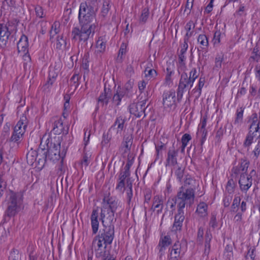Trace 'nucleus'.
Returning <instances> with one entry per match:
<instances>
[{
  "mask_svg": "<svg viewBox=\"0 0 260 260\" xmlns=\"http://www.w3.org/2000/svg\"><path fill=\"white\" fill-rule=\"evenodd\" d=\"M96 9L88 6L87 3H82L80 6L78 18L81 28L75 27L72 30V39L79 42L86 43L93 38L97 25L91 23L95 21Z\"/></svg>",
  "mask_w": 260,
  "mask_h": 260,
  "instance_id": "obj_1",
  "label": "nucleus"
},
{
  "mask_svg": "<svg viewBox=\"0 0 260 260\" xmlns=\"http://www.w3.org/2000/svg\"><path fill=\"white\" fill-rule=\"evenodd\" d=\"M100 232L94 237L92 243V249L97 257L106 256L107 246L112 243L114 237V226L110 225L106 226Z\"/></svg>",
  "mask_w": 260,
  "mask_h": 260,
  "instance_id": "obj_2",
  "label": "nucleus"
},
{
  "mask_svg": "<svg viewBox=\"0 0 260 260\" xmlns=\"http://www.w3.org/2000/svg\"><path fill=\"white\" fill-rule=\"evenodd\" d=\"M196 184V180H184L183 186L177 194L178 210L183 211L185 204H192L193 202V188Z\"/></svg>",
  "mask_w": 260,
  "mask_h": 260,
  "instance_id": "obj_3",
  "label": "nucleus"
},
{
  "mask_svg": "<svg viewBox=\"0 0 260 260\" xmlns=\"http://www.w3.org/2000/svg\"><path fill=\"white\" fill-rule=\"evenodd\" d=\"M7 209L6 213L8 216L16 215L21 209L22 196L20 193L10 190L7 194Z\"/></svg>",
  "mask_w": 260,
  "mask_h": 260,
  "instance_id": "obj_4",
  "label": "nucleus"
},
{
  "mask_svg": "<svg viewBox=\"0 0 260 260\" xmlns=\"http://www.w3.org/2000/svg\"><path fill=\"white\" fill-rule=\"evenodd\" d=\"M60 140L58 138V141L56 143H51L50 145L48 143L47 144V151L48 153V158L54 161L58 160L60 158L63 159L66 154V150L63 149L60 151Z\"/></svg>",
  "mask_w": 260,
  "mask_h": 260,
  "instance_id": "obj_5",
  "label": "nucleus"
},
{
  "mask_svg": "<svg viewBox=\"0 0 260 260\" xmlns=\"http://www.w3.org/2000/svg\"><path fill=\"white\" fill-rule=\"evenodd\" d=\"M103 202L104 204L101 208L100 219L105 228L106 226L104 224V222L106 221L109 222L112 221L114 217V211L115 208H114V205H113L114 203L113 202H110L106 197H104Z\"/></svg>",
  "mask_w": 260,
  "mask_h": 260,
  "instance_id": "obj_6",
  "label": "nucleus"
},
{
  "mask_svg": "<svg viewBox=\"0 0 260 260\" xmlns=\"http://www.w3.org/2000/svg\"><path fill=\"white\" fill-rule=\"evenodd\" d=\"M149 98V94L147 91V95H145V93H144V99L141 100L140 102L130 104L128 107L130 113L137 117H141L143 115V117H145L146 116L145 109L147 107L146 106V104Z\"/></svg>",
  "mask_w": 260,
  "mask_h": 260,
  "instance_id": "obj_7",
  "label": "nucleus"
},
{
  "mask_svg": "<svg viewBox=\"0 0 260 260\" xmlns=\"http://www.w3.org/2000/svg\"><path fill=\"white\" fill-rule=\"evenodd\" d=\"M176 92L174 89L165 91L162 94V104L164 108L174 110L177 107Z\"/></svg>",
  "mask_w": 260,
  "mask_h": 260,
  "instance_id": "obj_8",
  "label": "nucleus"
},
{
  "mask_svg": "<svg viewBox=\"0 0 260 260\" xmlns=\"http://www.w3.org/2000/svg\"><path fill=\"white\" fill-rule=\"evenodd\" d=\"M193 83L188 78L186 73L184 72L181 74L177 91V99L178 102H180L182 98L184 90L188 86L190 88L193 86Z\"/></svg>",
  "mask_w": 260,
  "mask_h": 260,
  "instance_id": "obj_9",
  "label": "nucleus"
},
{
  "mask_svg": "<svg viewBox=\"0 0 260 260\" xmlns=\"http://www.w3.org/2000/svg\"><path fill=\"white\" fill-rule=\"evenodd\" d=\"M11 32L7 24H0V48L5 49L8 47Z\"/></svg>",
  "mask_w": 260,
  "mask_h": 260,
  "instance_id": "obj_10",
  "label": "nucleus"
},
{
  "mask_svg": "<svg viewBox=\"0 0 260 260\" xmlns=\"http://www.w3.org/2000/svg\"><path fill=\"white\" fill-rule=\"evenodd\" d=\"M198 43L200 45V48H198V60L199 62H201V51L205 52L206 54L208 51L209 46V41L207 37L204 34L199 35L197 39Z\"/></svg>",
  "mask_w": 260,
  "mask_h": 260,
  "instance_id": "obj_11",
  "label": "nucleus"
},
{
  "mask_svg": "<svg viewBox=\"0 0 260 260\" xmlns=\"http://www.w3.org/2000/svg\"><path fill=\"white\" fill-rule=\"evenodd\" d=\"M185 250L183 249L179 242L175 243L169 249L168 256L180 260L185 254Z\"/></svg>",
  "mask_w": 260,
  "mask_h": 260,
  "instance_id": "obj_12",
  "label": "nucleus"
},
{
  "mask_svg": "<svg viewBox=\"0 0 260 260\" xmlns=\"http://www.w3.org/2000/svg\"><path fill=\"white\" fill-rule=\"evenodd\" d=\"M112 90L109 87H107L106 85L104 89L98 98V105L104 107L105 105L107 106L109 102V100L111 98Z\"/></svg>",
  "mask_w": 260,
  "mask_h": 260,
  "instance_id": "obj_13",
  "label": "nucleus"
},
{
  "mask_svg": "<svg viewBox=\"0 0 260 260\" xmlns=\"http://www.w3.org/2000/svg\"><path fill=\"white\" fill-rule=\"evenodd\" d=\"M178 153V149H175L174 143L173 144L172 147L170 148L167 153V157L166 161V167L174 166L177 164V155Z\"/></svg>",
  "mask_w": 260,
  "mask_h": 260,
  "instance_id": "obj_14",
  "label": "nucleus"
},
{
  "mask_svg": "<svg viewBox=\"0 0 260 260\" xmlns=\"http://www.w3.org/2000/svg\"><path fill=\"white\" fill-rule=\"evenodd\" d=\"M55 118H53L54 121L51 133H53L54 135H60L61 133L67 135L68 133V128L67 129H64L61 118H56V119H55Z\"/></svg>",
  "mask_w": 260,
  "mask_h": 260,
  "instance_id": "obj_15",
  "label": "nucleus"
},
{
  "mask_svg": "<svg viewBox=\"0 0 260 260\" xmlns=\"http://www.w3.org/2000/svg\"><path fill=\"white\" fill-rule=\"evenodd\" d=\"M171 243L172 240L170 236H165L160 237L157 246L160 256L164 254L166 248L171 244Z\"/></svg>",
  "mask_w": 260,
  "mask_h": 260,
  "instance_id": "obj_16",
  "label": "nucleus"
},
{
  "mask_svg": "<svg viewBox=\"0 0 260 260\" xmlns=\"http://www.w3.org/2000/svg\"><path fill=\"white\" fill-rule=\"evenodd\" d=\"M99 210L98 208L93 209L91 216V225L93 234H96L99 230V221L98 220Z\"/></svg>",
  "mask_w": 260,
  "mask_h": 260,
  "instance_id": "obj_17",
  "label": "nucleus"
},
{
  "mask_svg": "<svg viewBox=\"0 0 260 260\" xmlns=\"http://www.w3.org/2000/svg\"><path fill=\"white\" fill-rule=\"evenodd\" d=\"M184 219L183 211L178 210V214L175 217V221L173 226V231H177L181 230L182 222Z\"/></svg>",
  "mask_w": 260,
  "mask_h": 260,
  "instance_id": "obj_18",
  "label": "nucleus"
},
{
  "mask_svg": "<svg viewBox=\"0 0 260 260\" xmlns=\"http://www.w3.org/2000/svg\"><path fill=\"white\" fill-rule=\"evenodd\" d=\"M124 97H129V96L121 89L120 86H118L116 92L113 95L112 101L116 106H118L120 104L122 99Z\"/></svg>",
  "mask_w": 260,
  "mask_h": 260,
  "instance_id": "obj_19",
  "label": "nucleus"
},
{
  "mask_svg": "<svg viewBox=\"0 0 260 260\" xmlns=\"http://www.w3.org/2000/svg\"><path fill=\"white\" fill-rule=\"evenodd\" d=\"M28 42L27 37L23 35L17 43V49L19 52H28Z\"/></svg>",
  "mask_w": 260,
  "mask_h": 260,
  "instance_id": "obj_20",
  "label": "nucleus"
},
{
  "mask_svg": "<svg viewBox=\"0 0 260 260\" xmlns=\"http://www.w3.org/2000/svg\"><path fill=\"white\" fill-rule=\"evenodd\" d=\"M42 143V142H41L39 148L37 150V152L38 153L37 157L38 165L42 164L44 165L48 157V153L45 148L41 147Z\"/></svg>",
  "mask_w": 260,
  "mask_h": 260,
  "instance_id": "obj_21",
  "label": "nucleus"
},
{
  "mask_svg": "<svg viewBox=\"0 0 260 260\" xmlns=\"http://www.w3.org/2000/svg\"><path fill=\"white\" fill-rule=\"evenodd\" d=\"M38 153L37 150L31 149L26 154L27 164L31 166H32L34 163L38 164Z\"/></svg>",
  "mask_w": 260,
  "mask_h": 260,
  "instance_id": "obj_22",
  "label": "nucleus"
},
{
  "mask_svg": "<svg viewBox=\"0 0 260 260\" xmlns=\"http://www.w3.org/2000/svg\"><path fill=\"white\" fill-rule=\"evenodd\" d=\"M126 118L122 116H119L116 118L114 124L111 127V129L114 128L117 125V133H121L124 128V123L126 121Z\"/></svg>",
  "mask_w": 260,
  "mask_h": 260,
  "instance_id": "obj_23",
  "label": "nucleus"
},
{
  "mask_svg": "<svg viewBox=\"0 0 260 260\" xmlns=\"http://www.w3.org/2000/svg\"><path fill=\"white\" fill-rule=\"evenodd\" d=\"M246 172L242 171L239 168V166H234L231 170V176L235 179H245L247 174Z\"/></svg>",
  "mask_w": 260,
  "mask_h": 260,
  "instance_id": "obj_24",
  "label": "nucleus"
},
{
  "mask_svg": "<svg viewBox=\"0 0 260 260\" xmlns=\"http://www.w3.org/2000/svg\"><path fill=\"white\" fill-rule=\"evenodd\" d=\"M61 68L60 61L55 62L53 65H51L49 68V74L50 77L56 78L58 73Z\"/></svg>",
  "mask_w": 260,
  "mask_h": 260,
  "instance_id": "obj_25",
  "label": "nucleus"
},
{
  "mask_svg": "<svg viewBox=\"0 0 260 260\" xmlns=\"http://www.w3.org/2000/svg\"><path fill=\"white\" fill-rule=\"evenodd\" d=\"M196 213L201 217H204L208 215V205L204 202L199 203L197 207Z\"/></svg>",
  "mask_w": 260,
  "mask_h": 260,
  "instance_id": "obj_26",
  "label": "nucleus"
},
{
  "mask_svg": "<svg viewBox=\"0 0 260 260\" xmlns=\"http://www.w3.org/2000/svg\"><path fill=\"white\" fill-rule=\"evenodd\" d=\"M27 127V118L26 116L23 114L20 118L16 125L15 126L14 128L17 131H20L22 129L23 132H25V128Z\"/></svg>",
  "mask_w": 260,
  "mask_h": 260,
  "instance_id": "obj_27",
  "label": "nucleus"
},
{
  "mask_svg": "<svg viewBox=\"0 0 260 260\" xmlns=\"http://www.w3.org/2000/svg\"><path fill=\"white\" fill-rule=\"evenodd\" d=\"M162 200L161 197L156 196L154 197L152 208L159 213L161 212L163 208Z\"/></svg>",
  "mask_w": 260,
  "mask_h": 260,
  "instance_id": "obj_28",
  "label": "nucleus"
},
{
  "mask_svg": "<svg viewBox=\"0 0 260 260\" xmlns=\"http://www.w3.org/2000/svg\"><path fill=\"white\" fill-rule=\"evenodd\" d=\"M133 137L132 135L124 137V139L122 142V145L123 147L125 148L124 151V153H127L128 151H130L132 145L133 144Z\"/></svg>",
  "mask_w": 260,
  "mask_h": 260,
  "instance_id": "obj_29",
  "label": "nucleus"
},
{
  "mask_svg": "<svg viewBox=\"0 0 260 260\" xmlns=\"http://www.w3.org/2000/svg\"><path fill=\"white\" fill-rule=\"evenodd\" d=\"M205 84V78L200 77L198 86L195 88L193 89L192 92L193 93H196V98L198 99L201 95L202 89Z\"/></svg>",
  "mask_w": 260,
  "mask_h": 260,
  "instance_id": "obj_30",
  "label": "nucleus"
},
{
  "mask_svg": "<svg viewBox=\"0 0 260 260\" xmlns=\"http://www.w3.org/2000/svg\"><path fill=\"white\" fill-rule=\"evenodd\" d=\"M252 129H249L248 133L243 143V146L245 147H249L253 142V138L255 137L254 133L255 132H254V131H252Z\"/></svg>",
  "mask_w": 260,
  "mask_h": 260,
  "instance_id": "obj_31",
  "label": "nucleus"
},
{
  "mask_svg": "<svg viewBox=\"0 0 260 260\" xmlns=\"http://www.w3.org/2000/svg\"><path fill=\"white\" fill-rule=\"evenodd\" d=\"M80 78V77L78 74H75L73 75L69 81V85L71 89H73L74 91L77 88L79 85V80Z\"/></svg>",
  "mask_w": 260,
  "mask_h": 260,
  "instance_id": "obj_32",
  "label": "nucleus"
},
{
  "mask_svg": "<svg viewBox=\"0 0 260 260\" xmlns=\"http://www.w3.org/2000/svg\"><path fill=\"white\" fill-rule=\"evenodd\" d=\"M195 27V23L192 20H190L188 22L185 26V29L186 30V34L184 37L189 38L191 36H192L193 31L191 30H193Z\"/></svg>",
  "mask_w": 260,
  "mask_h": 260,
  "instance_id": "obj_33",
  "label": "nucleus"
},
{
  "mask_svg": "<svg viewBox=\"0 0 260 260\" xmlns=\"http://www.w3.org/2000/svg\"><path fill=\"white\" fill-rule=\"evenodd\" d=\"M127 45L126 43H122L121 44L120 48L118 51V56L116 58L117 62H121L123 60V55L126 52Z\"/></svg>",
  "mask_w": 260,
  "mask_h": 260,
  "instance_id": "obj_34",
  "label": "nucleus"
},
{
  "mask_svg": "<svg viewBox=\"0 0 260 260\" xmlns=\"http://www.w3.org/2000/svg\"><path fill=\"white\" fill-rule=\"evenodd\" d=\"M147 84V82L144 80H142L138 82V88L140 92L139 95L140 100H142V99H144L143 94L144 95V93H145V95H147V91H148V94H149V91L148 90H147L146 92H144V89L146 88ZM149 97L150 96L149 95Z\"/></svg>",
  "mask_w": 260,
  "mask_h": 260,
  "instance_id": "obj_35",
  "label": "nucleus"
},
{
  "mask_svg": "<svg viewBox=\"0 0 260 260\" xmlns=\"http://www.w3.org/2000/svg\"><path fill=\"white\" fill-rule=\"evenodd\" d=\"M106 43L101 37H99L96 42V47L98 49L97 51L100 52H103L105 51L106 49Z\"/></svg>",
  "mask_w": 260,
  "mask_h": 260,
  "instance_id": "obj_36",
  "label": "nucleus"
},
{
  "mask_svg": "<svg viewBox=\"0 0 260 260\" xmlns=\"http://www.w3.org/2000/svg\"><path fill=\"white\" fill-rule=\"evenodd\" d=\"M212 239V235L210 233L207 232L206 234V239L205 243L204 253L208 255L210 250V242Z\"/></svg>",
  "mask_w": 260,
  "mask_h": 260,
  "instance_id": "obj_37",
  "label": "nucleus"
},
{
  "mask_svg": "<svg viewBox=\"0 0 260 260\" xmlns=\"http://www.w3.org/2000/svg\"><path fill=\"white\" fill-rule=\"evenodd\" d=\"M60 23L58 21H55L52 25L51 29L49 31L50 39L59 32Z\"/></svg>",
  "mask_w": 260,
  "mask_h": 260,
  "instance_id": "obj_38",
  "label": "nucleus"
},
{
  "mask_svg": "<svg viewBox=\"0 0 260 260\" xmlns=\"http://www.w3.org/2000/svg\"><path fill=\"white\" fill-rule=\"evenodd\" d=\"M149 15V11L148 8H145L142 11L141 15L139 18V22L142 24H145Z\"/></svg>",
  "mask_w": 260,
  "mask_h": 260,
  "instance_id": "obj_39",
  "label": "nucleus"
},
{
  "mask_svg": "<svg viewBox=\"0 0 260 260\" xmlns=\"http://www.w3.org/2000/svg\"><path fill=\"white\" fill-rule=\"evenodd\" d=\"M239 183L241 189L244 191H247L252 185L250 180H239Z\"/></svg>",
  "mask_w": 260,
  "mask_h": 260,
  "instance_id": "obj_40",
  "label": "nucleus"
},
{
  "mask_svg": "<svg viewBox=\"0 0 260 260\" xmlns=\"http://www.w3.org/2000/svg\"><path fill=\"white\" fill-rule=\"evenodd\" d=\"M249 161L246 158H241L239 159V168L241 169L242 171L247 172V169L249 167Z\"/></svg>",
  "mask_w": 260,
  "mask_h": 260,
  "instance_id": "obj_41",
  "label": "nucleus"
},
{
  "mask_svg": "<svg viewBox=\"0 0 260 260\" xmlns=\"http://www.w3.org/2000/svg\"><path fill=\"white\" fill-rule=\"evenodd\" d=\"M66 40L63 38L62 36H58L57 37L56 43V49L57 50H61L63 47H66Z\"/></svg>",
  "mask_w": 260,
  "mask_h": 260,
  "instance_id": "obj_42",
  "label": "nucleus"
},
{
  "mask_svg": "<svg viewBox=\"0 0 260 260\" xmlns=\"http://www.w3.org/2000/svg\"><path fill=\"white\" fill-rule=\"evenodd\" d=\"M25 132H23L22 129L20 131H17L16 129H14L13 133L11 137L10 141L12 142H17L20 138L22 137Z\"/></svg>",
  "mask_w": 260,
  "mask_h": 260,
  "instance_id": "obj_43",
  "label": "nucleus"
},
{
  "mask_svg": "<svg viewBox=\"0 0 260 260\" xmlns=\"http://www.w3.org/2000/svg\"><path fill=\"white\" fill-rule=\"evenodd\" d=\"M250 58L256 62H258L260 59V49L257 46V45L253 49Z\"/></svg>",
  "mask_w": 260,
  "mask_h": 260,
  "instance_id": "obj_44",
  "label": "nucleus"
},
{
  "mask_svg": "<svg viewBox=\"0 0 260 260\" xmlns=\"http://www.w3.org/2000/svg\"><path fill=\"white\" fill-rule=\"evenodd\" d=\"M145 77L149 78V79H153L157 76V72L154 69H150V67H147L145 69Z\"/></svg>",
  "mask_w": 260,
  "mask_h": 260,
  "instance_id": "obj_45",
  "label": "nucleus"
},
{
  "mask_svg": "<svg viewBox=\"0 0 260 260\" xmlns=\"http://www.w3.org/2000/svg\"><path fill=\"white\" fill-rule=\"evenodd\" d=\"M57 175L58 179H68V173L66 172L65 168H63L62 166H59L57 172Z\"/></svg>",
  "mask_w": 260,
  "mask_h": 260,
  "instance_id": "obj_46",
  "label": "nucleus"
},
{
  "mask_svg": "<svg viewBox=\"0 0 260 260\" xmlns=\"http://www.w3.org/2000/svg\"><path fill=\"white\" fill-rule=\"evenodd\" d=\"M223 59V55L217 54L215 59V66L214 69L218 70L221 68L222 62Z\"/></svg>",
  "mask_w": 260,
  "mask_h": 260,
  "instance_id": "obj_47",
  "label": "nucleus"
},
{
  "mask_svg": "<svg viewBox=\"0 0 260 260\" xmlns=\"http://www.w3.org/2000/svg\"><path fill=\"white\" fill-rule=\"evenodd\" d=\"M108 1H104L101 10V16L105 17L108 13L110 6Z\"/></svg>",
  "mask_w": 260,
  "mask_h": 260,
  "instance_id": "obj_48",
  "label": "nucleus"
},
{
  "mask_svg": "<svg viewBox=\"0 0 260 260\" xmlns=\"http://www.w3.org/2000/svg\"><path fill=\"white\" fill-rule=\"evenodd\" d=\"M133 86V82L131 80L128 81L124 85L123 87H121V89L129 95V94L132 91Z\"/></svg>",
  "mask_w": 260,
  "mask_h": 260,
  "instance_id": "obj_49",
  "label": "nucleus"
},
{
  "mask_svg": "<svg viewBox=\"0 0 260 260\" xmlns=\"http://www.w3.org/2000/svg\"><path fill=\"white\" fill-rule=\"evenodd\" d=\"M255 248L254 247L249 248L245 256L246 260H254L255 257Z\"/></svg>",
  "mask_w": 260,
  "mask_h": 260,
  "instance_id": "obj_50",
  "label": "nucleus"
},
{
  "mask_svg": "<svg viewBox=\"0 0 260 260\" xmlns=\"http://www.w3.org/2000/svg\"><path fill=\"white\" fill-rule=\"evenodd\" d=\"M91 155L90 153L84 152L81 160L82 165L87 167L90 162Z\"/></svg>",
  "mask_w": 260,
  "mask_h": 260,
  "instance_id": "obj_51",
  "label": "nucleus"
},
{
  "mask_svg": "<svg viewBox=\"0 0 260 260\" xmlns=\"http://www.w3.org/2000/svg\"><path fill=\"white\" fill-rule=\"evenodd\" d=\"M246 8L243 5H240L238 10L235 13V16L238 17H241L246 16Z\"/></svg>",
  "mask_w": 260,
  "mask_h": 260,
  "instance_id": "obj_52",
  "label": "nucleus"
},
{
  "mask_svg": "<svg viewBox=\"0 0 260 260\" xmlns=\"http://www.w3.org/2000/svg\"><path fill=\"white\" fill-rule=\"evenodd\" d=\"M244 109L240 108L239 109L237 110L236 118L235 120V123H239L242 121L243 119V115Z\"/></svg>",
  "mask_w": 260,
  "mask_h": 260,
  "instance_id": "obj_53",
  "label": "nucleus"
},
{
  "mask_svg": "<svg viewBox=\"0 0 260 260\" xmlns=\"http://www.w3.org/2000/svg\"><path fill=\"white\" fill-rule=\"evenodd\" d=\"M176 205H177V206L178 207V197L176 199L173 198H170L168 200L167 202V205L173 211L175 210Z\"/></svg>",
  "mask_w": 260,
  "mask_h": 260,
  "instance_id": "obj_54",
  "label": "nucleus"
},
{
  "mask_svg": "<svg viewBox=\"0 0 260 260\" xmlns=\"http://www.w3.org/2000/svg\"><path fill=\"white\" fill-rule=\"evenodd\" d=\"M186 59V57L184 55V54H181L180 53L179 54V57H178V62H179V69H183L185 68V60Z\"/></svg>",
  "mask_w": 260,
  "mask_h": 260,
  "instance_id": "obj_55",
  "label": "nucleus"
},
{
  "mask_svg": "<svg viewBox=\"0 0 260 260\" xmlns=\"http://www.w3.org/2000/svg\"><path fill=\"white\" fill-rule=\"evenodd\" d=\"M199 76V71H198L196 68H193L189 73V76L188 78L194 82Z\"/></svg>",
  "mask_w": 260,
  "mask_h": 260,
  "instance_id": "obj_56",
  "label": "nucleus"
},
{
  "mask_svg": "<svg viewBox=\"0 0 260 260\" xmlns=\"http://www.w3.org/2000/svg\"><path fill=\"white\" fill-rule=\"evenodd\" d=\"M221 33L219 30L216 31L214 34L213 42L214 45H218L220 43Z\"/></svg>",
  "mask_w": 260,
  "mask_h": 260,
  "instance_id": "obj_57",
  "label": "nucleus"
},
{
  "mask_svg": "<svg viewBox=\"0 0 260 260\" xmlns=\"http://www.w3.org/2000/svg\"><path fill=\"white\" fill-rule=\"evenodd\" d=\"M225 132V130L222 127H220L216 132L215 139L217 141V142H219L221 141V139L223 136V133Z\"/></svg>",
  "mask_w": 260,
  "mask_h": 260,
  "instance_id": "obj_58",
  "label": "nucleus"
},
{
  "mask_svg": "<svg viewBox=\"0 0 260 260\" xmlns=\"http://www.w3.org/2000/svg\"><path fill=\"white\" fill-rule=\"evenodd\" d=\"M35 12L37 17L39 18H44L45 16L42 7L37 6L35 8Z\"/></svg>",
  "mask_w": 260,
  "mask_h": 260,
  "instance_id": "obj_59",
  "label": "nucleus"
},
{
  "mask_svg": "<svg viewBox=\"0 0 260 260\" xmlns=\"http://www.w3.org/2000/svg\"><path fill=\"white\" fill-rule=\"evenodd\" d=\"M111 139V137L109 136L108 133H104L103 135V140L101 143L102 146H105L108 144Z\"/></svg>",
  "mask_w": 260,
  "mask_h": 260,
  "instance_id": "obj_60",
  "label": "nucleus"
},
{
  "mask_svg": "<svg viewBox=\"0 0 260 260\" xmlns=\"http://www.w3.org/2000/svg\"><path fill=\"white\" fill-rule=\"evenodd\" d=\"M2 2V8H5L6 6L8 7H14L15 2L14 0H0V2Z\"/></svg>",
  "mask_w": 260,
  "mask_h": 260,
  "instance_id": "obj_61",
  "label": "nucleus"
},
{
  "mask_svg": "<svg viewBox=\"0 0 260 260\" xmlns=\"http://www.w3.org/2000/svg\"><path fill=\"white\" fill-rule=\"evenodd\" d=\"M191 137L190 136V135L188 134H184L182 137V138H181V143L182 144H184V145H187V143L188 142L191 140Z\"/></svg>",
  "mask_w": 260,
  "mask_h": 260,
  "instance_id": "obj_62",
  "label": "nucleus"
},
{
  "mask_svg": "<svg viewBox=\"0 0 260 260\" xmlns=\"http://www.w3.org/2000/svg\"><path fill=\"white\" fill-rule=\"evenodd\" d=\"M19 258V252L17 250L11 252L9 256V260H18Z\"/></svg>",
  "mask_w": 260,
  "mask_h": 260,
  "instance_id": "obj_63",
  "label": "nucleus"
},
{
  "mask_svg": "<svg viewBox=\"0 0 260 260\" xmlns=\"http://www.w3.org/2000/svg\"><path fill=\"white\" fill-rule=\"evenodd\" d=\"M251 119H252V123L249 129H253V127L256 125V123L257 121V114L256 113H253L251 116Z\"/></svg>",
  "mask_w": 260,
  "mask_h": 260,
  "instance_id": "obj_64",
  "label": "nucleus"
}]
</instances>
